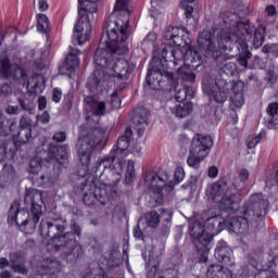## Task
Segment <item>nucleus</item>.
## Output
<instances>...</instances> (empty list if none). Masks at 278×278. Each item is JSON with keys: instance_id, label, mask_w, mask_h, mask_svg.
<instances>
[{"instance_id": "obj_1", "label": "nucleus", "mask_w": 278, "mask_h": 278, "mask_svg": "<svg viewBox=\"0 0 278 278\" xmlns=\"http://www.w3.org/2000/svg\"><path fill=\"white\" fill-rule=\"evenodd\" d=\"M268 207V199L262 193L252 194L249 203L243 206V217H227L223 219L220 216H214L201 222L195 220L189 227L190 236L200 256V262H207L210 249H212V238L223 229V223L228 227L229 231L242 236L249 233V227H253L255 223L262 220V212Z\"/></svg>"}, {"instance_id": "obj_2", "label": "nucleus", "mask_w": 278, "mask_h": 278, "mask_svg": "<svg viewBox=\"0 0 278 278\" xmlns=\"http://www.w3.org/2000/svg\"><path fill=\"white\" fill-rule=\"evenodd\" d=\"M134 132L131 128H126L123 136L117 139L116 144L112 148L110 156L102 159L96 166V178L89 185L83 188L84 203L94 205L97 201L105 205L106 199L116 194L118 188L116 184L123 179V169L125 168V157L129 155V143Z\"/></svg>"}, {"instance_id": "obj_3", "label": "nucleus", "mask_w": 278, "mask_h": 278, "mask_svg": "<svg viewBox=\"0 0 278 278\" xmlns=\"http://www.w3.org/2000/svg\"><path fill=\"white\" fill-rule=\"evenodd\" d=\"M220 20L224 23V28L217 38V46L212 40V33L203 30L198 38L199 48L202 51L207 50V55H211L217 62H223L225 60L223 51H232L233 45H237V49L241 53L238 62L240 66L247 68L252 54L249 52V45H247L244 39V24L241 23L240 16L237 13L229 11L220 13Z\"/></svg>"}, {"instance_id": "obj_4", "label": "nucleus", "mask_w": 278, "mask_h": 278, "mask_svg": "<svg viewBox=\"0 0 278 278\" xmlns=\"http://www.w3.org/2000/svg\"><path fill=\"white\" fill-rule=\"evenodd\" d=\"M130 42V38L121 35L112 39L108 31L106 35L100 39L93 58L94 64L99 67L94 70L87 83V88L91 92H103V90L112 88L113 83L110 81L112 77L108 75V71H110L116 55H127V53H129Z\"/></svg>"}, {"instance_id": "obj_5", "label": "nucleus", "mask_w": 278, "mask_h": 278, "mask_svg": "<svg viewBox=\"0 0 278 278\" xmlns=\"http://www.w3.org/2000/svg\"><path fill=\"white\" fill-rule=\"evenodd\" d=\"M42 201V191L38 189H30L26 191L25 203H30V214L25 208H21V204L14 202L8 214L9 225H18L25 233H34L36 226L40 223L42 216V206L38 203Z\"/></svg>"}, {"instance_id": "obj_6", "label": "nucleus", "mask_w": 278, "mask_h": 278, "mask_svg": "<svg viewBox=\"0 0 278 278\" xmlns=\"http://www.w3.org/2000/svg\"><path fill=\"white\" fill-rule=\"evenodd\" d=\"M188 45H190V39H182L180 46L175 45L174 47L164 48L161 66H165L168 71L173 66H177L179 62H182L188 68H199L201 66V54Z\"/></svg>"}, {"instance_id": "obj_7", "label": "nucleus", "mask_w": 278, "mask_h": 278, "mask_svg": "<svg viewBox=\"0 0 278 278\" xmlns=\"http://www.w3.org/2000/svg\"><path fill=\"white\" fill-rule=\"evenodd\" d=\"M97 1L99 0H78V22L73 29L74 45H86L90 40L92 34L90 21H94V12H97V7L92 3Z\"/></svg>"}, {"instance_id": "obj_8", "label": "nucleus", "mask_w": 278, "mask_h": 278, "mask_svg": "<svg viewBox=\"0 0 278 278\" xmlns=\"http://www.w3.org/2000/svg\"><path fill=\"white\" fill-rule=\"evenodd\" d=\"M106 31L112 40L118 36L129 38V0H117L106 23Z\"/></svg>"}, {"instance_id": "obj_9", "label": "nucleus", "mask_w": 278, "mask_h": 278, "mask_svg": "<svg viewBox=\"0 0 278 278\" xmlns=\"http://www.w3.org/2000/svg\"><path fill=\"white\" fill-rule=\"evenodd\" d=\"M108 131L96 130L89 135L84 137H79L76 143L78 160L85 168L90 166L92 162V153H94V149L99 147H105L108 142Z\"/></svg>"}, {"instance_id": "obj_10", "label": "nucleus", "mask_w": 278, "mask_h": 278, "mask_svg": "<svg viewBox=\"0 0 278 278\" xmlns=\"http://www.w3.org/2000/svg\"><path fill=\"white\" fill-rule=\"evenodd\" d=\"M206 197L218 203L220 210L226 212H236L240 205L238 204V198L231 193L224 182H215L206 188Z\"/></svg>"}, {"instance_id": "obj_11", "label": "nucleus", "mask_w": 278, "mask_h": 278, "mask_svg": "<svg viewBox=\"0 0 278 278\" xmlns=\"http://www.w3.org/2000/svg\"><path fill=\"white\" fill-rule=\"evenodd\" d=\"M49 247H52L53 251H63L67 264H75L81 255V245L78 244L75 236L71 232L63 236L54 235L49 242Z\"/></svg>"}, {"instance_id": "obj_12", "label": "nucleus", "mask_w": 278, "mask_h": 278, "mask_svg": "<svg viewBox=\"0 0 278 278\" xmlns=\"http://www.w3.org/2000/svg\"><path fill=\"white\" fill-rule=\"evenodd\" d=\"M214 147V141L210 136L195 135L191 142V148L189 150V156L187 159V164L190 168L199 169L201 162L210 155Z\"/></svg>"}, {"instance_id": "obj_13", "label": "nucleus", "mask_w": 278, "mask_h": 278, "mask_svg": "<svg viewBox=\"0 0 278 278\" xmlns=\"http://www.w3.org/2000/svg\"><path fill=\"white\" fill-rule=\"evenodd\" d=\"M119 56L121 55H115V59H113L106 75L111 77L109 81H112V88L115 86V88L124 90V88H127V79H129V73L136 68V65Z\"/></svg>"}, {"instance_id": "obj_14", "label": "nucleus", "mask_w": 278, "mask_h": 278, "mask_svg": "<svg viewBox=\"0 0 278 278\" xmlns=\"http://www.w3.org/2000/svg\"><path fill=\"white\" fill-rule=\"evenodd\" d=\"M202 88L204 92L215 99L217 103H225L229 97V88L231 83H227L225 79L203 78Z\"/></svg>"}, {"instance_id": "obj_15", "label": "nucleus", "mask_w": 278, "mask_h": 278, "mask_svg": "<svg viewBox=\"0 0 278 278\" xmlns=\"http://www.w3.org/2000/svg\"><path fill=\"white\" fill-rule=\"evenodd\" d=\"M84 103L85 111L87 112L86 119L88 122L93 121L94 123H99V118L105 116L106 105L104 101L97 100L93 97H86Z\"/></svg>"}, {"instance_id": "obj_16", "label": "nucleus", "mask_w": 278, "mask_h": 278, "mask_svg": "<svg viewBox=\"0 0 278 278\" xmlns=\"http://www.w3.org/2000/svg\"><path fill=\"white\" fill-rule=\"evenodd\" d=\"M147 81L152 90H160L161 88H166L167 84L173 81V72L159 67L154 72H149L147 75Z\"/></svg>"}, {"instance_id": "obj_17", "label": "nucleus", "mask_w": 278, "mask_h": 278, "mask_svg": "<svg viewBox=\"0 0 278 278\" xmlns=\"http://www.w3.org/2000/svg\"><path fill=\"white\" fill-rule=\"evenodd\" d=\"M66 229V220L64 218H58L51 220L42 219L40 223V233L42 238H51V233L54 231H64Z\"/></svg>"}, {"instance_id": "obj_18", "label": "nucleus", "mask_w": 278, "mask_h": 278, "mask_svg": "<svg viewBox=\"0 0 278 278\" xmlns=\"http://www.w3.org/2000/svg\"><path fill=\"white\" fill-rule=\"evenodd\" d=\"M278 268V252H271L267 263L263 265L262 270L254 275V278H278L275 270Z\"/></svg>"}, {"instance_id": "obj_19", "label": "nucleus", "mask_w": 278, "mask_h": 278, "mask_svg": "<svg viewBox=\"0 0 278 278\" xmlns=\"http://www.w3.org/2000/svg\"><path fill=\"white\" fill-rule=\"evenodd\" d=\"M169 177L167 174L157 176L155 173H149L146 175L144 184L149 188V190H153V192H157L166 188V181H168Z\"/></svg>"}, {"instance_id": "obj_20", "label": "nucleus", "mask_w": 278, "mask_h": 278, "mask_svg": "<svg viewBox=\"0 0 278 278\" xmlns=\"http://www.w3.org/2000/svg\"><path fill=\"white\" fill-rule=\"evenodd\" d=\"M231 249L227 245V242L219 241L215 249V258L220 262L222 264H225V266H233L235 261L231 257Z\"/></svg>"}, {"instance_id": "obj_21", "label": "nucleus", "mask_w": 278, "mask_h": 278, "mask_svg": "<svg viewBox=\"0 0 278 278\" xmlns=\"http://www.w3.org/2000/svg\"><path fill=\"white\" fill-rule=\"evenodd\" d=\"M50 160L59 162V177L62 175V166L68 164V152L66 146H56L50 148Z\"/></svg>"}, {"instance_id": "obj_22", "label": "nucleus", "mask_w": 278, "mask_h": 278, "mask_svg": "<svg viewBox=\"0 0 278 278\" xmlns=\"http://www.w3.org/2000/svg\"><path fill=\"white\" fill-rule=\"evenodd\" d=\"M244 83H231L230 101L235 108H242L244 105Z\"/></svg>"}, {"instance_id": "obj_23", "label": "nucleus", "mask_w": 278, "mask_h": 278, "mask_svg": "<svg viewBox=\"0 0 278 278\" xmlns=\"http://www.w3.org/2000/svg\"><path fill=\"white\" fill-rule=\"evenodd\" d=\"M43 273L41 278H56L55 274L62 270V263L53 258H46L41 262Z\"/></svg>"}, {"instance_id": "obj_24", "label": "nucleus", "mask_w": 278, "mask_h": 278, "mask_svg": "<svg viewBox=\"0 0 278 278\" xmlns=\"http://www.w3.org/2000/svg\"><path fill=\"white\" fill-rule=\"evenodd\" d=\"M162 36L169 45H184V35H181L179 27L167 26L162 30Z\"/></svg>"}, {"instance_id": "obj_25", "label": "nucleus", "mask_w": 278, "mask_h": 278, "mask_svg": "<svg viewBox=\"0 0 278 278\" xmlns=\"http://www.w3.org/2000/svg\"><path fill=\"white\" fill-rule=\"evenodd\" d=\"M29 94H42L45 92V76L40 74L33 75L27 83Z\"/></svg>"}, {"instance_id": "obj_26", "label": "nucleus", "mask_w": 278, "mask_h": 278, "mask_svg": "<svg viewBox=\"0 0 278 278\" xmlns=\"http://www.w3.org/2000/svg\"><path fill=\"white\" fill-rule=\"evenodd\" d=\"M17 68L18 65L11 63L8 55H0V77H2V79L14 77V71H17Z\"/></svg>"}, {"instance_id": "obj_27", "label": "nucleus", "mask_w": 278, "mask_h": 278, "mask_svg": "<svg viewBox=\"0 0 278 278\" xmlns=\"http://www.w3.org/2000/svg\"><path fill=\"white\" fill-rule=\"evenodd\" d=\"M10 268L13 273H20V275H27V267L23 265V255L20 252H12L9 255Z\"/></svg>"}, {"instance_id": "obj_28", "label": "nucleus", "mask_w": 278, "mask_h": 278, "mask_svg": "<svg viewBox=\"0 0 278 278\" xmlns=\"http://www.w3.org/2000/svg\"><path fill=\"white\" fill-rule=\"evenodd\" d=\"M81 51L78 49L72 48L66 56L64 68L66 71H75L79 66V56Z\"/></svg>"}, {"instance_id": "obj_29", "label": "nucleus", "mask_w": 278, "mask_h": 278, "mask_svg": "<svg viewBox=\"0 0 278 278\" xmlns=\"http://www.w3.org/2000/svg\"><path fill=\"white\" fill-rule=\"evenodd\" d=\"M20 127L21 130L17 134V140L18 142H22V144H26V142H29V139L31 138V124H29L27 119L22 118Z\"/></svg>"}, {"instance_id": "obj_30", "label": "nucleus", "mask_w": 278, "mask_h": 278, "mask_svg": "<svg viewBox=\"0 0 278 278\" xmlns=\"http://www.w3.org/2000/svg\"><path fill=\"white\" fill-rule=\"evenodd\" d=\"M194 110V104L192 102H186L184 104H178L174 109H172V114L177 118H186L190 113Z\"/></svg>"}, {"instance_id": "obj_31", "label": "nucleus", "mask_w": 278, "mask_h": 278, "mask_svg": "<svg viewBox=\"0 0 278 278\" xmlns=\"http://www.w3.org/2000/svg\"><path fill=\"white\" fill-rule=\"evenodd\" d=\"M149 113L147 112V109L140 106L135 109L134 115H132V123L135 125H149Z\"/></svg>"}, {"instance_id": "obj_32", "label": "nucleus", "mask_w": 278, "mask_h": 278, "mask_svg": "<svg viewBox=\"0 0 278 278\" xmlns=\"http://www.w3.org/2000/svg\"><path fill=\"white\" fill-rule=\"evenodd\" d=\"M148 269V277H155V273L160 270V256L153 257V254H149Z\"/></svg>"}, {"instance_id": "obj_33", "label": "nucleus", "mask_w": 278, "mask_h": 278, "mask_svg": "<svg viewBox=\"0 0 278 278\" xmlns=\"http://www.w3.org/2000/svg\"><path fill=\"white\" fill-rule=\"evenodd\" d=\"M37 30L40 31L41 34H47L49 29H51V25L49 24V17L45 14H39L37 15Z\"/></svg>"}, {"instance_id": "obj_34", "label": "nucleus", "mask_w": 278, "mask_h": 278, "mask_svg": "<svg viewBox=\"0 0 278 278\" xmlns=\"http://www.w3.org/2000/svg\"><path fill=\"white\" fill-rule=\"evenodd\" d=\"M144 220H146L148 227H152L153 229H155V227H157V225H160V214H157V212H155V211H152V212L146 214Z\"/></svg>"}, {"instance_id": "obj_35", "label": "nucleus", "mask_w": 278, "mask_h": 278, "mask_svg": "<svg viewBox=\"0 0 278 278\" xmlns=\"http://www.w3.org/2000/svg\"><path fill=\"white\" fill-rule=\"evenodd\" d=\"M178 75L184 81H190L191 84L194 83V80L197 79V75L190 72V70L187 67H180L178 70Z\"/></svg>"}, {"instance_id": "obj_36", "label": "nucleus", "mask_w": 278, "mask_h": 278, "mask_svg": "<svg viewBox=\"0 0 278 278\" xmlns=\"http://www.w3.org/2000/svg\"><path fill=\"white\" fill-rule=\"evenodd\" d=\"M265 31H266V28H264V26H261L255 30L253 45L256 49H260V46L264 45Z\"/></svg>"}, {"instance_id": "obj_37", "label": "nucleus", "mask_w": 278, "mask_h": 278, "mask_svg": "<svg viewBox=\"0 0 278 278\" xmlns=\"http://www.w3.org/2000/svg\"><path fill=\"white\" fill-rule=\"evenodd\" d=\"M189 3H194V0H181L180 8L185 10L187 18H192V12H194V8H192V5Z\"/></svg>"}, {"instance_id": "obj_38", "label": "nucleus", "mask_w": 278, "mask_h": 278, "mask_svg": "<svg viewBox=\"0 0 278 278\" xmlns=\"http://www.w3.org/2000/svg\"><path fill=\"white\" fill-rule=\"evenodd\" d=\"M135 177H136V168L134 165V161H128L127 172H126V182L131 184V181H134Z\"/></svg>"}, {"instance_id": "obj_39", "label": "nucleus", "mask_w": 278, "mask_h": 278, "mask_svg": "<svg viewBox=\"0 0 278 278\" xmlns=\"http://www.w3.org/2000/svg\"><path fill=\"white\" fill-rule=\"evenodd\" d=\"M262 138H264V132H261L257 136H250L247 140L248 149H255L262 141Z\"/></svg>"}, {"instance_id": "obj_40", "label": "nucleus", "mask_w": 278, "mask_h": 278, "mask_svg": "<svg viewBox=\"0 0 278 278\" xmlns=\"http://www.w3.org/2000/svg\"><path fill=\"white\" fill-rule=\"evenodd\" d=\"M118 87L116 90L111 94V108L112 110H121V98H118Z\"/></svg>"}, {"instance_id": "obj_41", "label": "nucleus", "mask_w": 278, "mask_h": 278, "mask_svg": "<svg viewBox=\"0 0 278 278\" xmlns=\"http://www.w3.org/2000/svg\"><path fill=\"white\" fill-rule=\"evenodd\" d=\"M42 170V165L38 159H34L30 161L29 173L38 175Z\"/></svg>"}, {"instance_id": "obj_42", "label": "nucleus", "mask_w": 278, "mask_h": 278, "mask_svg": "<svg viewBox=\"0 0 278 278\" xmlns=\"http://www.w3.org/2000/svg\"><path fill=\"white\" fill-rule=\"evenodd\" d=\"M263 53H271V55H276L278 58V45L271 43V45H265L262 48Z\"/></svg>"}, {"instance_id": "obj_43", "label": "nucleus", "mask_w": 278, "mask_h": 278, "mask_svg": "<svg viewBox=\"0 0 278 278\" xmlns=\"http://www.w3.org/2000/svg\"><path fill=\"white\" fill-rule=\"evenodd\" d=\"M267 112L271 116L273 121H278V103H271L268 105Z\"/></svg>"}, {"instance_id": "obj_44", "label": "nucleus", "mask_w": 278, "mask_h": 278, "mask_svg": "<svg viewBox=\"0 0 278 278\" xmlns=\"http://www.w3.org/2000/svg\"><path fill=\"white\" fill-rule=\"evenodd\" d=\"M141 151L142 147L140 146V143H135L129 147L128 154L131 153L132 155H135V157H140V155H142Z\"/></svg>"}, {"instance_id": "obj_45", "label": "nucleus", "mask_w": 278, "mask_h": 278, "mask_svg": "<svg viewBox=\"0 0 278 278\" xmlns=\"http://www.w3.org/2000/svg\"><path fill=\"white\" fill-rule=\"evenodd\" d=\"M164 278H179V269L177 268H168L163 273Z\"/></svg>"}, {"instance_id": "obj_46", "label": "nucleus", "mask_w": 278, "mask_h": 278, "mask_svg": "<svg viewBox=\"0 0 278 278\" xmlns=\"http://www.w3.org/2000/svg\"><path fill=\"white\" fill-rule=\"evenodd\" d=\"M63 104L66 110L73 108V92L70 91L64 96Z\"/></svg>"}, {"instance_id": "obj_47", "label": "nucleus", "mask_w": 278, "mask_h": 278, "mask_svg": "<svg viewBox=\"0 0 278 278\" xmlns=\"http://www.w3.org/2000/svg\"><path fill=\"white\" fill-rule=\"evenodd\" d=\"M249 169L247 168H241L239 169L237 177L241 184H244V181H249Z\"/></svg>"}, {"instance_id": "obj_48", "label": "nucleus", "mask_w": 278, "mask_h": 278, "mask_svg": "<svg viewBox=\"0 0 278 278\" xmlns=\"http://www.w3.org/2000/svg\"><path fill=\"white\" fill-rule=\"evenodd\" d=\"M184 177H186V172H184L181 167H177L174 175L176 184H181V181H184Z\"/></svg>"}, {"instance_id": "obj_49", "label": "nucleus", "mask_w": 278, "mask_h": 278, "mask_svg": "<svg viewBox=\"0 0 278 278\" xmlns=\"http://www.w3.org/2000/svg\"><path fill=\"white\" fill-rule=\"evenodd\" d=\"M175 99L176 101H178V103H181V101H186V99H188V90L186 89L177 90L175 94Z\"/></svg>"}, {"instance_id": "obj_50", "label": "nucleus", "mask_w": 278, "mask_h": 278, "mask_svg": "<svg viewBox=\"0 0 278 278\" xmlns=\"http://www.w3.org/2000/svg\"><path fill=\"white\" fill-rule=\"evenodd\" d=\"M36 3L40 12H47V10H49L48 0H34V5H36Z\"/></svg>"}, {"instance_id": "obj_51", "label": "nucleus", "mask_w": 278, "mask_h": 278, "mask_svg": "<svg viewBox=\"0 0 278 278\" xmlns=\"http://www.w3.org/2000/svg\"><path fill=\"white\" fill-rule=\"evenodd\" d=\"M52 101L54 103H60L62 101V89L61 88H54L52 91Z\"/></svg>"}, {"instance_id": "obj_52", "label": "nucleus", "mask_w": 278, "mask_h": 278, "mask_svg": "<svg viewBox=\"0 0 278 278\" xmlns=\"http://www.w3.org/2000/svg\"><path fill=\"white\" fill-rule=\"evenodd\" d=\"M0 134L1 136H5V116L3 115V111L0 109Z\"/></svg>"}, {"instance_id": "obj_53", "label": "nucleus", "mask_w": 278, "mask_h": 278, "mask_svg": "<svg viewBox=\"0 0 278 278\" xmlns=\"http://www.w3.org/2000/svg\"><path fill=\"white\" fill-rule=\"evenodd\" d=\"M18 112H21L18 105H8L5 109V113L9 115H16Z\"/></svg>"}, {"instance_id": "obj_54", "label": "nucleus", "mask_w": 278, "mask_h": 278, "mask_svg": "<svg viewBox=\"0 0 278 278\" xmlns=\"http://www.w3.org/2000/svg\"><path fill=\"white\" fill-rule=\"evenodd\" d=\"M53 140L55 142H64V140H66V132H64V131L55 132L53 135Z\"/></svg>"}, {"instance_id": "obj_55", "label": "nucleus", "mask_w": 278, "mask_h": 278, "mask_svg": "<svg viewBox=\"0 0 278 278\" xmlns=\"http://www.w3.org/2000/svg\"><path fill=\"white\" fill-rule=\"evenodd\" d=\"M156 38H157V35H155V33H149L148 36L144 38L142 45H147L148 42L153 45V42H155Z\"/></svg>"}, {"instance_id": "obj_56", "label": "nucleus", "mask_w": 278, "mask_h": 278, "mask_svg": "<svg viewBox=\"0 0 278 278\" xmlns=\"http://www.w3.org/2000/svg\"><path fill=\"white\" fill-rule=\"evenodd\" d=\"M160 10V12H164L163 9H160V2H157L155 5L152 4V9H151V16H153V18L157 17V11Z\"/></svg>"}, {"instance_id": "obj_57", "label": "nucleus", "mask_w": 278, "mask_h": 278, "mask_svg": "<svg viewBox=\"0 0 278 278\" xmlns=\"http://www.w3.org/2000/svg\"><path fill=\"white\" fill-rule=\"evenodd\" d=\"M38 108L39 110H47V98L45 96L39 97Z\"/></svg>"}, {"instance_id": "obj_58", "label": "nucleus", "mask_w": 278, "mask_h": 278, "mask_svg": "<svg viewBox=\"0 0 278 278\" xmlns=\"http://www.w3.org/2000/svg\"><path fill=\"white\" fill-rule=\"evenodd\" d=\"M39 121H40V123H42L43 125H47V123H49V121H51V116L49 115L48 112H43V113L39 116Z\"/></svg>"}, {"instance_id": "obj_59", "label": "nucleus", "mask_w": 278, "mask_h": 278, "mask_svg": "<svg viewBox=\"0 0 278 278\" xmlns=\"http://www.w3.org/2000/svg\"><path fill=\"white\" fill-rule=\"evenodd\" d=\"M0 92H1V94H4V97H5V96L10 94V92H12V87H10V85H8V84H4L0 88Z\"/></svg>"}, {"instance_id": "obj_60", "label": "nucleus", "mask_w": 278, "mask_h": 278, "mask_svg": "<svg viewBox=\"0 0 278 278\" xmlns=\"http://www.w3.org/2000/svg\"><path fill=\"white\" fill-rule=\"evenodd\" d=\"M208 177H211L212 179L218 177V168H216V166H212L208 168Z\"/></svg>"}, {"instance_id": "obj_61", "label": "nucleus", "mask_w": 278, "mask_h": 278, "mask_svg": "<svg viewBox=\"0 0 278 278\" xmlns=\"http://www.w3.org/2000/svg\"><path fill=\"white\" fill-rule=\"evenodd\" d=\"M20 105L23 110H26V112L31 110V103L27 100H20Z\"/></svg>"}, {"instance_id": "obj_62", "label": "nucleus", "mask_w": 278, "mask_h": 278, "mask_svg": "<svg viewBox=\"0 0 278 278\" xmlns=\"http://www.w3.org/2000/svg\"><path fill=\"white\" fill-rule=\"evenodd\" d=\"M266 13L268 16H275V14L277 13V9L275 8V5H268L266 8Z\"/></svg>"}, {"instance_id": "obj_63", "label": "nucleus", "mask_w": 278, "mask_h": 278, "mask_svg": "<svg viewBox=\"0 0 278 278\" xmlns=\"http://www.w3.org/2000/svg\"><path fill=\"white\" fill-rule=\"evenodd\" d=\"M8 266H10V261H8V258L5 257H1L0 258V268H8Z\"/></svg>"}, {"instance_id": "obj_64", "label": "nucleus", "mask_w": 278, "mask_h": 278, "mask_svg": "<svg viewBox=\"0 0 278 278\" xmlns=\"http://www.w3.org/2000/svg\"><path fill=\"white\" fill-rule=\"evenodd\" d=\"M140 225H141V222H139L137 228L135 229V238H142V230H140Z\"/></svg>"}]
</instances>
